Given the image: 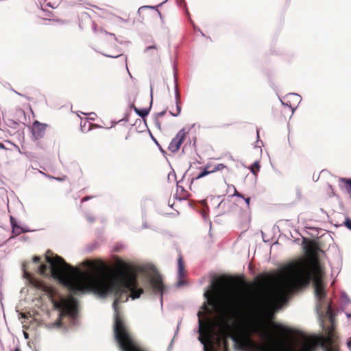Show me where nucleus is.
<instances>
[{
    "mask_svg": "<svg viewBox=\"0 0 351 351\" xmlns=\"http://www.w3.org/2000/svg\"><path fill=\"white\" fill-rule=\"evenodd\" d=\"M344 226L349 230H351V219L346 217L344 221Z\"/></svg>",
    "mask_w": 351,
    "mask_h": 351,
    "instance_id": "23",
    "label": "nucleus"
},
{
    "mask_svg": "<svg viewBox=\"0 0 351 351\" xmlns=\"http://www.w3.org/2000/svg\"><path fill=\"white\" fill-rule=\"evenodd\" d=\"M177 195L179 196V199H185L189 196V193L184 189V188L177 184Z\"/></svg>",
    "mask_w": 351,
    "mask_h": 351,
    "instance_id": "17",
    "label": "nucleus"
},
{
    "mask_svg": "<svg viewBox=\"0 0 351 351\" xmlns=\"http://www.w3.org/2000/svg\"><path fill=\"white\" fill-rule=\"evenodd\" d=\"M102 136V134L101 132H97L95 134H93V138L95 140H99Z\"/></svg>",
    "mask_w": 351,
    "mask_h": 351,
    "instance_id": "24",
    "label": "nucleus"
},
{
    "mask_svg": "<svg viewBox=\"0 0 351 351\" xmlns=\"http://www.w3.org/2000/svg\"><path fill=\"white\" fill-rule=\"evenodd\" d=\"M227 169L228 167L222 163H218V164H212V163H207L204 167H200L199 168V172L198 174L194 177L192 179L193 182L195 180H199L206 176H208L210 173L219 171H223V169Z\"/></svg>",
    "mask_w": 351,
    "mask_h": 351,
    "instance_id": "9",
    "label": "nucleus"
},
{
    "mask_svg": "<svg viewBox=\"0 0 351 351\" xmlns=\"http://www.w3.org/2000/svg\"><path fill=\"white\" fill-rule=\"evenodd\" d=\"M319 250V247L315 242L307 246V260L297 263L291 267L289 275L273 295L276 300H285L289 294L310 283L311 271L322 270L318 257Z\"/></svg>",
    "mask_w": 351,
    "mask_h": 351,
    "instance_id": "2",
    "label": "nucleus"
},
{
    "mask_svg": "<svg viewBox=\"0 0 351 351\" xmlns=\"http://www.w3.org/2000/svg\"><path fill=\"white\" fill-rule=\"evenodd\" d=\"M256 281L259 286L264 287L270 284L273 280V277L269 274L258 276L256 277Z\"/></svg>",
    "mask_w": 351,
    "mask_h": 351,
    "instance_id": "16",
    "label": "nucleus"
},
{
    "mask_svg": "<svg viewBox=\"0 0 351 351\" xmlns=\"http://www.w3.org/2000/svg\"><path fill=\"white\" fill-rule=\"evenodd\" d=\"M232 339L243 350H249L255 347V343L251 338L244 333L234 330Z\"/></svg>",
    "mask_w": 351,
    "mask_h": 351,
    "instance_id": "8",
    "label": "nucleus"
},
{
    "mask_svg": "<svg viewBox=\"0 0 351 351\" xmlns=\"http://www.w3.org/2000/svg\"><path fill=\"white\" fill-rule=\"evenodd\" d=\"M205 295L208 298V304L213 306L218 315L222 325L228 329H235L236 319L239 315L237 304L234 302L225 300L221 291L217 289L212 293L206 292Z\"/></svg>",
    "mask_w": 351,
    "mask_h": 351,
    "instance_id": "4",
    "label": "nucleus"
},
{
    "mask_svg": "<svg viewBox=\"0 0 351 351\" xmlns=\"http://www.w3.org/2000/svg\"><path fill=\"white\" fill-rule=\"evenodd\" d=\"M5 122L7 123V125L9 127L15 129V128H16V127L18 125H19L20 120L19 119L14 120L12 119H8L7 121H5Z\"/></svg>",
    "mask_w": 351,
    "mask_h": 351,
    "instance_id": "20",
    "label": "nucleus"
},
{
    "mask_svg": "<svg viewBox=\"0 0 351 351\" xmlns=\"http://www.w3.org/2000/svg\"><path fill=\"white\" fill-rule=\"evenodd\" d=\"M25 265L23 264V278L28 279L29 283L35 288L41 290L46 293L51 300L55 309H57L60 313V316L64 315H73L75 313L76 304L74 298L71 297L69 299L62 298L58 301L53 300V298L56 294L55 289L47 285L43 280L31 277L29 274L26 272L24 269Z\"/></svg>",
    "mask_w": 351,
    "mask_h": 351,
    "instance_id": "5",
    "label": "nucleus"
},
{
    "mask_svg": "<svg viewBox=\"0 0 351 351\" xmlns=\"http://www.w3.org/2000/svg\"><path fill=\"white\" fill-rule=\"evenodd\" d=\"M23 337H24L25 339H28V338H29V335H28V334H27L26 332H25V331H23Z\"/></svg>",
    "mask_w": 351,
    "mask_h": 351,
    "instance_id": "31",
    "label": "nucleus"
},
{
    "mask_svg": "<svg viewBox=\"0 0 351 351\" xmlns=\"http://www.w3.org/2000/svg\"><path fill=\"white\" fill-rule=\"evenodd\" d=\"M47 5H49V6H50V7H53V6L50 4V3H47Z\"/></svg>",
    "mask_w": 351,
    "mask_h": 351,
    "instance_id": "42",
    "label": "nucleus"
},
{
    "mask_svg": "<svg viewBox=\"0 0 351 351\" xmlns=\"http://www.w3.org/2000/svg\"><path fill=\"white\" fill-rule=\"evenodd\" d=\"M245 199V201L246 202V204H247V207L249 208H250V197H246V198H244Z\"/></svg>",
    "mask_w": 351,
    "mask_h": 351,
    "instance_id": "27",
    "label": "nucleus"
},
{
    "mask_svg": "<svg viewBox=\"0 0 351 351\" xmlns=\"http://www.w3.org/2000/svg\"><path fill=\"white\" fill-rule=\"evenodd\" d=\"M347 345L349 348L351 347V338L348 341Z\"/></svg>",
    "mask_w": 351,
    "mask_h": 351,
    "instance_id": "33",
    "label": "nucleus"
},
{
    "mask_svg": "<svg viewBox=\"0 0 351 351\" xmlns=\"http://www.w3.org/2000/svg\"><path fill=\"white\" fill-rule=\"evenodd\" d=\"M19 293H22V289L20 290Z\"/></svg>",
    "mask_w": 351,
    "mask_h": 351,
    "instance_id": "43",
    "label": "nucleus"
},
{
    "mask_svg": "<svg viewBox=\"0 0 351 351\" xmlns=\"http://www.w3.org/2000/svg\"><path fill=\"white\" fill-rule=\"evenodd\" d=\"M341 181L345 184V187L347 191L351 195V180L341 178Z\"/></svg>",
    "mask_w": 351,
    "mask_h": 351,
    "instance_id": "22",
    "label": "nucleus"
},
{
    "mask_svg": "<svg viewBox=\"0 0 351 351\" xmlns=\"http://www.w3.org/2000/svg\"><path fill=\"white\" fill-rule=\"evenodd\" d=\"M146 271L149 273V283L153 291L156 293H160L161 297H162L165 287L163 284L161 275L154 266H149Z\"/></svg>",
    "mask_w": 351,
    "mask_h": 351,
    "instance_id": "6",
    "label": "nucleus"
},
{
    "mask_svg": "<svg viewBox=\"0 0 351 351\" xmlns=\"http://www.w3.org/2000/svg\"><path fill=\"white\" fill-rule=\"evenodd\" d=\"M169 112L174 117L178 116L181 112L180 94L178 90L176 91V106H172Z\"/></svg>",
    "mask_w": 351,
    "mask_h": 351,
    "instance_id": "15",
    "label": "nucleus"
},
{
    "mask_svg": "<svg viewBox=\"0 0 351 351\" xmlns=\"http://www.w3.org/2000/svg\"><path fill=\"white\" fill-rule=\"evenodd\" d=\"M90 198V197L88 196L84 197V198H82V202H86V201L88 200Z\"/></svg>",
    "mask_w": 351,
    "mask_h": 351,
    "instance_id": "30",
    "label": "nucleus"
},
{
    "mask_svg": "<svg viewBox=\"0 0 351 351\" xmlns=\"http://www.w3.org/2000/svg\"><path fill=\"white\" fill-rule=\"evenodd\" d=\"M16 312L18 313L19 319H20V320H21V319H22V312H21V311H20V310H19V305H18V306H16Z\"/></svg>",
    "mask_w": 351,
    "mask_h": 351,
    "instance_id": "25",
    "label": "nucleus"
},
{
    "mask_svg": "<svg viewBox=\"0 0 351 351\" xmlns=\"http://www.w3.org/2000/svg\"><path fill=\"white\" fill-rule=\"evenodd\" d=\"M165 113V112H162L158 113V115L162 116Z\"/></svg>",
    "mask_w": 351,
    "mask_h": 351,
    "instance_id": "38",
    "label": "nucleus"
},
{
    "mask_svg": "<svg viewBox=\"0 0 351 351\" xmlns=\"http://www.w3.org/2000/svg\"><path fill=\"white\" fill-rule=\"evenodd\" d=\"M16 148L18 149L19 152V153H21V154H22V152L20 150L19 147V146H16Z\"/></svg>",
    "mask_w": 351,
    "mask_h": 351,
    "instance_id": "39",
    "label": "nucleus"
},
{
    "mask_svg": "<svg viewBox=\"0 0 351 351\" xmlns=\"http://www.w3.org/2000/svg\"><path fill=\"white\" fill-rule=\"evenodd\" d=\"M327 351H337V350L330 348V349L327 350Z\"/></svg>",
    "mask_w": 351,
    "mask_h": 351,
    "instance_id": "40",
    "label": "nucleus"
},
{
    "mask_svg": "<svg viewBox=\"0 0 351 351\" xmlns=\"http://www.w3.org/2000/svg\"><path fill=\"white\" fill-rule=\"evenodd\" d=\"M261 165L258 161L254 162L250 167V170L254 175H256L259 171Z\"/></svg>",
    "mask_w": 351,
    "mask_h": 351,
    "instance_id": "21",
    "label": "nucleus"
},
{
    "mask_svg": "<svg viewBox=\"0 0 351 351\" xmlns=\"http://www.w3.org/2000/svg\"><path fill=\"white\" fill-rule=\"evenodd\" d=\"M38 273L43 276H49V268L48 266L45 264H41L38 267Z\"/></svg>",
    "mask_w": 351,
    "mask_h": 351,
    "instance_id": "18",
    "label": "nucleus"
},
{
    "mask_svg": "<svg viewBox=\"0 0 351 351\" xmlns=\"http://www.w3.org/2000/svg\"><path fill=\"white\" fill-rule=\"evenodd\" d=\"M14 351H21V348L19 346H16L15 348H14Z\"/></svg>",
    "mask_w": 351,
    "mask_h": 351,
    "instance_id": "35",
    "label": "nucleus"
},
{
    "mask_svg": "<svg viewBox=\"0 0 351 351\" xmlns=\"http://www.w3.org/2000/svg\"><path fill=\"white\" fill-rule=\"evenodd\" d=\"M187 131L185 128L181 129L171 140L168 146V150L172 154H176L181 148L182 145L184 143L186 136Z\"/></svg>",
    "mask_w": 351,
    "mask_h": 351,
    "instance_id": "10",
    "label": "nucleus"
},
{
    "mask_svg": "<svg viewBox=\"0 0 351 351\" xmlns=\"http://www.w3.org/2000/svg\"><path fill=\"white\" fill-rule=\"evenodd\" d=\"M43 16H45V17H50L51 16V13L50 12H48V13H46L43 15Z\"/></svg>",
    "mask_w": 351,
    "mask_h": 351,
    "instance_id": "34",
    "label": "nucleus"
},
{
    "mask_svg": "<svg viewBox=\"0 0 351 351\" xmlns=\"http://www.w3.org/2000/svg\"><path fill=\"white\" fill-rule=\"evenodd\" d=\"M311 281H313V285L315 289V294L319 302H322L325 299L326 293L325 287L322 279V270L316 271H311Z\"/></svg>",
    "mask_w": 351,
    "mask_h": 351,
    "instance_id": "7",
    "label": "nucleus"
},
{
    "mask_svg": "<svg viewBox=\"0 0 351 351\" xmlns=\"http://www.w3.org/2000/svg\"><path fill=\"white\" fill-rule=\"evenodd\" d=\"M156 47L155 46H149L148 47L146 48V51H148L151 49H156Z\"/></svg>",
    "mask_w": 351,
    "mask_h": 351,
    "instance_id": "32",
    "label": "nucleus"
},
{
    "mask_svg": "<svg viewBox=\"0 0 351 351\" xmlns=\"http://www.w3.org/2000/svg\"><path fill=\"white\" fill-rule=\"evenodd\" d=\"M202 315L201 312L198 313L199 317V332L200 335L206 336V337H210L213 334L215 328V324L213 320L210 319H206V320H203L200 315Z\"/></svg>",
    "mask_w": 351,
    "mask_h": 351,
    "instance_id": "11",
    "label": "nucleus"
},
{
    "mask_svg": "<svg viewBox=\"0 0 351 351\" xmlns=\"http://www.w3.org/2000/svg\"><path fill=\"white\" fill-rule=\"evenodd\" d=\"M205 310L208 312V313H210V309H208L206 306H205Z\"/></svg>",
    "mask_w": 351,
    "mask_h": 351,
    "instance_id": "37",
    "label": "nucleus"
},
{
    "mask_svg": "<svg viewBox=\"0 0 351 351\" xmlns=\"http://www.w3.org/2000/svg\"><path fill=\"white\" fill-rule=\"evenodd\" d=\"M0 149H6L5 145L3 143H1V142H0Z\"/></svg>",
    "mask_w": 351,
    "mask_h": 351,
    "instance_id": "29",
    "label": "nucleus"
},
{
    "mask_svg": "<svg viewBox=\"0 0 351 351\" xmlns=\"http://www.w3.org/2000/svg\"><path fill=\"white\" fill-rule=\"evenodd\" d=\"M234 195L244 198L243 195L241 193H239L237 191H235Z\"/></svg>",
    "mask_w": 351,
    "mask_h": 351,
    "instance_id": "28",
    "label": "nucleus"
},
{
    "mask_svg": "<svg viewBox=\"0 0 351 351\" xmlns=\"http://www.w3.org/2000/svg\"><path fill=\"white\" fill-rule=\"evenodd\" d=\"M26 231H27V230H25V229L23 228V232H26Z\"/></svg>",
    "mask_w": 351,
    "mask_h": 351,
    "instance_id": "44",
    "label": "nucleus"
},
{
    "mask_svg": "<svg viewBox=\"0 0 351 351\" xmlns=\"http://www.w3.org/2000/svg\"><path fill=\"white\" fill-rule=\"evenodd\" d=\"M285 351H294V350L292 349H289V350H286Z\"/></svg>",
    "mask_w": 351,
    "mask_h": 351,
    "instance_id": "41",
    "label": "nucleus"
},
{
    "mask_svg": "<svg viewBox=\"0 0 351 351\" xmlns=\"http://www.w3.org/2000/svg\"><path fill=\"white\" fill-rule=\"evenodd\" d=\"M12 91H14L15 93H16L17 95H20V96H22V93H20L16 90H14V89H12Z\"/></svg>",
    "mask_w": 351,
    "mask_h": 351,
    "instance_id": "36",
    "label": "nucleus"
},
{
    "mask_svg": "<svg viewBox=\"0 0 351 351\" xmlns=\"http://www.w3.org/2000/svg\"><path fill=\"white\" fill-rule=\"evenodd\" d=\"M45 260L50 265L51 276L59 280L71 293L75 295L93 291L102 297L114 294V332L120 348L122 351H146L133 339L119 313V303L128 301L129 291L132 299L138 298L144 292L142 288L138 287L136 275L127 271L128 266L125 263L120 262L119 270L112 276L106 273L107 266L103 261L87 260L83 265L97 273L89 275L68 264L62 257L53 256V253L49 250L46 252Z\"/></svg>",
    "mask_w": 351,
    "mask_h": 351,
    "instance_id": "1",
    "label": "nucleus"
},
{
    "mask_svg": "<svg viewBox=\"0 0 351 351\" xmlns=\"http://www.w3.org/2000/svg\"><path fill=\"white\" fill-rule=\"evenodd\" d=\"M258 311L261 319L254 326V331L271 345H282L283 340L290 335L291 330L280 324L267 322L273 317L271 301L267 299L261 300Z\"/></svg>",
    "mask_w": 351,
    "mask_h": 351,
    "instance_id": "3",
    "label": "nucleus"
},
{
    "mask_svg": "<svg viewBox=\"0 0 351 351\" xmlns=\"http://www.w3.org/2000/svg\"><path fill=\"white\" fill-rule=\"evenodd\" d=\"M40 261V258L39 256H35L33 257V261L34 263H39Z\"/></svg>",
    "mask_w": 351,
    "mask_h": 351,
    "instance_id": "26",
    "label": "nucleus"
},
{
    "mask_svg": "<svg viewBox=\"0 0 351 351\" xmlns=\"http://www.w3.org/2000/svg\"><path fill=\"white\" fill-rule=\"evenodd\" d=\"M134 111L138 114L141 117L144 118L149 114V110L147 108L138 109L135 106L132 105Z\"/></svg>",
    "mask_w": 351,
    "mask_h": 351,
    "instance_id": "19",
    "label": "nucleus"
},
{
    "mask_svg": "<svg viewBox=\"0 0 351 351\" xmlns=\"http://www.w3.org/2000/svg\"><path fill=\"white\" fill-rule=\"evenodd\" d=\"M186 274L185 265L183 260V256L180 251H178V277L179 278L178 285L183 284L182 279L184 277Z\"/></svg>",
    "mask_w": 351,
    "mask_h": 351,
    "instance_id": "13",
    "label": "nucleus"
},
{
    "mask_svg": "<svg viewBox=\"0 0 351 351\" xmlns=\"http://www.w3.org/2000/svg\"><path fill=\"white\" fill-rule=\"evenodd\" d=\"M46 128V125L39 123L38 121H35L33 123L32 130L34 136L36 138H39L43 136Z\"/></svg>",
    "mask_w": 351,
    "mask_h": 351,
    "instance_id": "14",
    "label": "nucleus"
},
{
    "mask_svg": "<svg viewBox=\"0 0 351 351\" xmlns=\"http://www.w3.org/2000/svg\"><path fill=\"white\" fill-rule=\"evenodd\" d=\"M10 225L12 228V236H10L6 243L10 244L12 241L22 233V226L20 221H17L14 217H10Z\"/></svg>",
    "mask_w": 351,
    "mask_h": 351,
    "instance_id": "12",
    "label": "nucleus"
}]
</instances>
